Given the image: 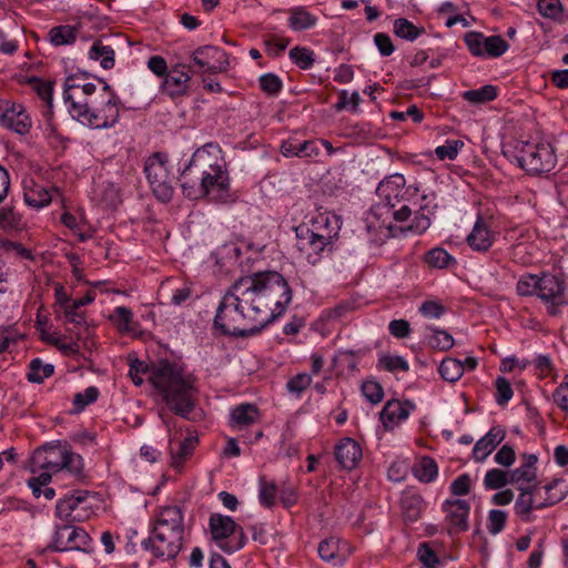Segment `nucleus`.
<instances>
[{
    "label": "nucleus",
    "mask_w": 568,
    "mask_h": 568,
    "mask_svg": "<svg viewBox=\"0 0 568 568\" xmlns=\"http://www.w3.org/2000/svg\"><path fill=\"white\" fill-rule=\"evenodd\" d=\"M260 85L261 89L267 94L275 95L282 89V81L277 75L273 73H266L260 78Z\"/></svg>",
    "instance_id": "nucleus-60"
},
{
    "label": "nucleus",
    "mask_w": 568,
    "mask_h": 568,
    "mask_svg": "<svg viewBox=\"0 0 568 568\" xmlns=\"http://www.w3.org/2000/svg\"><path fill=\"white\" fill-rule=\"evenodd\" d=\"M517 152L519 165L529 174L550 172L557 163L555 149L546 141L523 142Z\"/></svg>",
    "instance_id": "nucleus-4"
},
{
    "label": "nucleus",
    "mask_w": 568,
    "mask_h": 568,
    "mask_svg": "<svg viewBox=\"0 0 568 568\" xmlns=\"http://www.w3.org/2000/svg\"><path fill=\"white\" fill-rule=\"evenodd\" d=\"M426 263L436 268H446L450 264L456 263L454 256H452L446 250L442 247H435L429 250L425 255Z\"/></svg>",
    "instance_id": "nucleus-40"
},
{
    "label": "nucleus",
    "mask_w": 568,
    "mask_h": 568,
    "mask_svg": "<svg viewBox=\"0 0 568 568\" xmlns=\"http://www.w3.org/2000/svg\"><path fill=\"white\" fill-rule=\"evenodd\" d=\"M63 449L64 448L57 445H45L36 449L30 460L31 471L33 474H37L40 470H51L53 473L61 471Z\"/></svg>",
    "instance_id": "nucleus-16"
},
{
    "label": "nucleus",
    "mask_w": 568,
    "mask_h": 568,
    "mask_svg": "<svg viewBox=\"0 0 568 568\" xmlns=\"http://www.w3.org/2000/svg\"><path fill=\"white\" fill-rule=\"evenodd\" d=\"M89 58L94 61H100V65L104 70L112 69L115 63L114 50L111 45L104 44L101 39L93 42L89 50Z\"/></svg>",
    "instance_id": "nucleus-31"
},
{
    "label": "nucleus",
    "mask_w": 568,
    "mask_h": 568,
    "mask_svg": "<svg viewBox=\"0 0 568 568\" xmlns=\"http://www.w3.org/2000/svg\"><path fill=\"white\" fill-rule=\"evenodd\" d=\"M445 525L449 536H456L469 528L468 516L470 505L464 499H447L443 503Z\"/></svg>",
    "instance_id": "nucleus-12"
},
{
    "label": "nucleus",
    "mask_w": 568,
    "mask_h": 568,
    "mask_svg": "<svg viewBox=\"0 0 568 568\" xmlns=\"http://www.w3.org/2000/svg\"><path fill=\"white\" fill-rule=\"evenodd\" d=\"M497 97V88L491 84H486L476 90H468L463 93V98L474 104H481L493 101Z\"/></svg>",
    "instance_id": "nucleus-38"
},
{
    "label": "nucleus",
    "mask_w": 568,
    "mask_h": 568,
    "mask_svg": "<svg viewBox=\"0 0 568 568\" xmlns=\"http://www.w3.org/2000/svg\"><path fill=\"white\" fill-rule=\"evenodd\" d=\"M24 201L29 206L41 209L50 204L51 195L43 187H36L24 192Z\"/></svg>",
    "instance_id": "nucleus-49"
},
{
    "label": "nucleus",
    "mask_w": 568,
    "mask_h": 568,
    "mask_svg": "<svg viewBox=\"0 0 568 568\" xmlns=\"http://www.w3.org/2000/svg\"><path fill=\"white\" fill-rule=\"evenodd\" d=\"M415 407V404L410 400L390 399L386 402L381 412V420L386 428H393L407 419Z\"/></svg>",
    "instance_id": "nucleus-20"
},
{
    "label": "nucleus",
    "mask_w": 568,
    "mask_h": 568,
    "mask_svg": "<svg viewBox=\"0 0 568 568\" xmlns=\"http://www.w3.org/2000/svg\"><path fill=\"white\" fill-rule=\"evenodd\" d=\"M183 537L151 530L150 536L141 542V547L159 560H173L182 550Z\"/></svg>",
    "instance_id": "nucleus-8"
},
{
    "label": "nucleus",
    "mask_w": 568,
    "mask_h": 568,
    "mask_svg": "<svg viewBox=\"0 0 568 568\" xmlns=\"http://www.w3.org/2000/svg\"><path fill=\"white\" fill-rule=\"evenodd\" d=\"M394 33L398 38L413 42L425 33V29L423 27H416L405 18H398L394 22Z\"/></svg>",
    "instance_id": "nucleus-34"
},
{
    "label": "nucleus",
    "mask_w": 568,
    "mask_h": 568,
    "mask_svg": "<svg viewBox=\"0 0 568 568\" xmlns=\"http://www.w3.org/2000/svg\"><path fill=\"white\" fill-rule=\"evenodd\" d=\"M192 63L183 65L192 73H196L194 65H197L203 72L216 74L224 72L229 68V58L224 50L214 45H203L194 50L191 54Z\"/></svg>",
    "instance_id": "nucleus-9"
},
{
    "label": "nucleus",
    "mask_w": 568,
    "mask_h": 568,
    "mask_svg": "<svg viewBox=\"0 0 568 568\" xmlns=\"http://www.w3.org/2000/svg\"><path fill=\"white\" fill-rule=\"evenodd\" d=\"M428 329L432 332L428 337V345L432 348L445 352L454 346L455 341L448 332L435 327H428Z\"/></svg>",
    "instance_id": "nucleus-41"
},
{
    "label": "nucleus",
    "mask_w": 568,
    "mask_h": 568,
    "mask_svg": "<svg viewBox=\"0 0 568 568\" xmlns=\"http://www.w3.org/2000/svg\"><path fill=\"white\" fill-rule=\"evenodd\" d=\"M420 213H417L406 227L402 231H410L416 234L424 233L430 226V215L434 214L438 204L434 191L424 192L422 195Z\"/></svg>",
    "instance_id": "nucleus-19"
},
{
    "label": "nucleus",
    "mask_w": 568,
    "mask_h": 568,
    "mask_svg": "<svg viewBox=\"0 0 568 568\" xmlns=\"http://www.w3.org/2000/svg\"><path fill=\"white\" fill-rule=\"evenodd\" d=\"M506 432L500 426L493 427L485 436L475 443L473 457L476 462L483 463L504 440Z\"/></svg>",
    "instance_id": "nucleus-23"
},
{
    "label": "nucleus",
    "mask_w": 568,
    "mask_h": 568,
    "mask_svg": "<svg viewBox=\"0 0 568 568\" xmlns=\"http://www.w3.org/2000/svg\"><path fill=\"white\" fill-rule=\"evenodd\" d=\"M523 465L510 471V484H518L521 481L531 483L536 479L535 465L538 457L535 454H523Z\"/></svg>",
    "instance_id": "nucleus-29"
},
{
    "label": "nucleus",
    "mask_w": 568,
    "mask_h": 568,
    "mask_svg": "<svg viewBox=\"0 0 568 568\" xmlns=\"http://www.w3.org/2000/svg\"><path fill=\"white\" fill-rule=\"evenodd\" d=\"M317 550H318L320 557L324 561L333 562L334 565L342 562L337 539L327 538V539L322 540L318 545Z\"/></svg>",
    "instance_id": "nucleus-43"
},
{
    "label": "nucleus",
    "mask_w": 568,
    "mask_h": 568,
    "mask_svg": "<svg viewBox=\"0 0 568 568\" xmlns=\"http://www.w3.org/2000/svg\"><path fill=\"white\" fill-rule=\"evenodd\" d=\"M292 301V290L282 274L262 272L235 281L223 295L214 326L225 335L246 337L280 317Z\"/></svg>",
    "instance_id": "nucleus-1"
},
{
    "label": "nucleus",
    "mask_w": 568,
    "mask_h": 568,
    "mask_svg": "<svg viewBox=\"0 0 568 568\" xmlns=\"http://www.w3.org/2000/svg\"><path fill=\"white\" fill-rule=\"evenodd\" d=\"M225 164L217 144L207 143L197 149L180 174L181 187L199 183V179Z\"/></svg>",
    "instance_id": "nucleus-5"
},
{
    "label": "nucleus",
    "mask_w": 568,
    "mask_h": 568,
    "mask_svg": "<svg viewBox=\"0 0 568 568\" xmlns=\"http://www.w3.org/2000/svg\"><path fill=\"white\" fill-rule=\"evenodd\" d=\"M419 312L427 318H439L445 314L446 308L437 302L426 301L420 305Z\"/></svg>",
    "instance_id": "nucleus-62"
},
{
    "label": "nucleus",
    "mask_w": 568,
    "mask_h": 568,
    "mask_svg": "<svg viewBox=\"0 0 568 568\" xmlns=\"http://www.w3.org/2000/svg\"><path fill=\"white\" fill-rule=\"evenodd\" d=\"M291 60L303 70L310 69L314 64V53L304 47H294L290 51Z\"/></svg>",
    "instance_id": "nucleus-50"
},
{
    "label": "nucleus",
    "mask_w": 568,
    "mask_h": 568,
    "mask_svg": "<svg viewBox=\"0 0 568 568\" xmlns=\"http://www.w3.org/2000/svg\"><path fill=\"white\" fill-rule=\"evenodd\" d=\"M152 530L175 534L179 537H183V515L178 506H168L162 508L156 517L155 524Z\"/></svg>",
    "instance_id": "nucleus-18"
},
{
    "label": "nucleus",
    "mask_w": 568,
    "mask_h": 568,
    "mask_svg": "<svg viewBox=\"0 0 568 568\" xmlns=\"http://www.w3.org/2000/svg\"><path fill=\"white\" fill-rule=\"evenodd\" d=\"M29 83L32 85L33 90L38 93V95L45 101L47 103V111L44 115L48 120H50L52 115V92L53 88L51 82L40 80L36 77L29 79Z\"/></svg>",
    "instance_id": "nucleus-39"
},
{
    "label": "nucleus",
    "mask_w": 568,
    "mask_h": 568,
    "mask_svg": "<svg viewBox=\"0 0 568 568\" xmlns=\"http://www.w3.org/2000/svg\"><path fill=\"white\" fill-rule=\"evenodd\" d=\"M149 381L171 413L191 418L199 395L197 378L192 373L175 363L161 361L151 367Z\"/></svg>",
    "instance_id": "nucleus-2"
},
{
    "label": "nucleus",
    "mask_w": 568,
    "mask_h": 568,
    "mask_svg": "<svg viewBox=\"0 0 568 568\" xmlns=\"http://www.w3.org/2000/svg\"><path fill=\"white\" fill-rule=\"evenodd\" d=\"M196 439L193 437H186L179 444V449L176 452L171 449L172 457V466L176 469H180L185 462V459L193 453L195 448Z\"/></svg>",
    "instance_id": "nucleus-45"
},
{
    "label": "nucleus",
    "mask_w": 568,
    "mask_h": 568,
    "mask_svg": "<svg viewBox=\"0 0 568 568\" xmlns=\"http://www.w3.org/2000/svg\"><path fill=\"white\" fill-rule=\"evenodd\" d=\"M110 320L114 322V324L118 327V331L121 333H130L133 331V313L129 307H115L114 314L110 316Z\"/></svg>",
    "instance_id": "nucleus-47"
},
{
    "label": "nucleus",
    "mask_w": 568,
    "mask_h": 568,
    "mask_svg": "<svg viewBox=\"0 0 568 568\" xmlns=\"http://www.w3.org/2000/svg\"><path fill=\"white\" fill-rule=\"evenodd\" d=\"M67 470L73 476L80 478L83 476V459L80 455L63 449V457L61 459V471Z\"/></svg>",
    "instance_id": "nucleus-44"
},
{
    "label": "nucleus",
    "mask_w": 568,
    "mask_h": 568,
    "mask_svg": "<svg viewBox=\"0 0 568 568\" xmlns=\"http://www.w3.org/2000/svg\"><path fill=\"white\" fill-rule=\"evenodd\" d=\"M520 494L515 501V513L525 523H531L535 518L531 515L534 509H542L539 503L535 500V495L538 491V485L527 487H519Z\"/></svg>",
    "instance_id": "nucleus-24"
},
{
    "label": "nucleus",
    "mask_w": 568,
    "mask_h": 568,
    "mask_svg": "<svg viewBox=\"0 0 568 568\" xmlns=\"http://www.w3.org/2000/svg\"><path fill=\"white\" fill-rule=\"evenodd\" d=\"M537 9L542 17L555 19L561 11V3L560 0H538Z\"/></svg>",
    "instance_id": "nucleus-59"
},
{
    "label": "nucleus",
    "mask_w": 568,
    "mask_h": 568,
    "mask_svg": "<svg viewBox=\"0 0 568 568\" xmlns=\"http://www.w3.org/2000/svg\"><path fill=\"white\" fill-rule=\"evenodd\" d=\"M496 402L499 405H506L513 397V388L510 383L503 376L496 378Z\"/></svg>",
    "instance_id": "nucleus-58"
},
{
    "label": "nucleus",
    "mask_w": 568,
    "mask_h": 568,
    "mask_svg": "<svg viewBox=\"0 0 568 568\" xmlns=\"http://www.w3.org/2000/svg\"><path fill=\"white\" fill-rule=\"evenodd\" d=\"M483 39L484 34L481 32L469 31L465 33L464 41L473 55L484 57Z\"/></svg>",
    "instance_id": "nucleus-56"
},
{
    "label": "nucleus",
    "mask_w": 568,
    "mask_h": 568,
    "mask_svg": "<svg viewBox=\"0 0 568 568\" xmlns=\"http://www.w3.org/2000/svg\"><path fill=\"white\" fill-rule=\"evenodd\" d=\"M88 495L89 491L87 490H77L73 494L60 499L55 506L57 516L67 523L81 520L80 515L75 514V511L80 504L87 500Z\"/></svg>",
    "instance_id": "nucleus-25"
},
{
    "label": "nucleus",
    "mask_w": 568,
    "mask_h": 568,
    "mask_svg": "<svg viewBox=\"0 0 568 568\" xmlns=\"http://www.w3.org/2000/svg\"><path fill=\"white\" fill-rule=\"evenodd\" d=\"M537 296L546 304L547 313L556 316L560 307L567 304L565 298V283L552 274L544 273L539 277Z\"/></svg>",
    "instance_id": "nucleus-11"
},
{
    "label": "nucleus",
    "mask_w": 568,
    "mask_h": 568,
    "mask_svg": "<svg viewBox=\"0 0 568 568\" xmlns=\"http://www.w3.org/2000/svg\"><path fill=\"white\" fill-rule=\"evenodd\" d=\"M99 389L94 386H90L84 389V392L77 393L73 396V406L74 412L80 413L82 412L88 405L94 403L99 397Z\"/></svg>",
    "instance_id": "nucleus-51"
},
{
    "label": "nucleus",
    "mask_w": 568,
    "mask_h": 568,
    "mask_svg": "<svg viewBox=\"0 0 568 568\" xmlns=\"http://www.w3.org/2000/svg\"><path fill=\"white\" fill-rule=\"evenodd\" d=\"M79 30L69 24L53 27L49 33V40L54 47L69 45L75 42Z\"/></svg>",
    "instance_id": "nucleus-32"
},
{
    "label": "nucleus",
    "mask_w": 568,
    "mask_h": 568,
    "mask_svg": "<svg viewBox=\"0 0 568 568\" xmlns=\"http://www.w3.org/2000/svg\"><path fill=\"white\" fill-rule=\"evenodd\" d=\"M229 174L225 164L199 179V183L182 187L183 194L190 200H197L213 193L224 192L229 187Z\"/></svg>",
    "instance_id": "nucleus-10"
},
{
    "label": "nucleus",
    "mask_w": 568,
    "mask_h": 568,
    "mask_svg": "<svg viewBox=\"0 0 568 568\" xmlns=\"http://www.w3.org/2000/svg\"><path fill=\"white\" fill-rule=\"evenodd\" d=\"M466 241L470 248L477 252H486L491 247L494 243V235L480 216L474 224Z\"/></svg>",
    "instance_id": "nucleus-26"
},
{
    "label": "nucleus",
    "mask_w": 568,
    "mask_h": 568,
    "mask_svg": "<svg viewBox=\"0 0 568 568\" xmlns=\"http://www.w3.org/2000/svg\"><path fill=\"white\" fill-rule=\"evenodd\" d=\"M554 400L561 409L568 412V376H566L565 381L556 388Z\"/></svg>",
    "instance_id": "nucleus-64"
},
{
    "label": "nucleus",
    "mask_w": 568,
    "mask_h": 568,
    "mask_svg": "<svg viewBox=\"0 0 568 568\" xmlns=\"http://www.w3.org/2000/svg\"><path fill=\"white\" fill-rule=\"evenodd\" d=\"M190 80L191 75L189 74L187 71H184L179 68H173L164 77V80L161 84V90L170 98L185 95L189 91Z\"/></svg>",
    "instance_id": "nucleus-22"
},
{
    "label": "nucleus",
    "mask_w": 568,
    "mask_h": 568,
    "mask_svg": "<svg viewBox=\"0 0 568 568\" xmlns=\"http://www.w3.org/2000/svg\"><path fill=\"white\" fill-rule=\"evenodd\" d=\"M296 237L297 250L312 265H316L322 260L323 254L333 247L331 236L317 234L308 227H297Z\"/></svg>",
    "instance_id": "nucleus-7"
},
{
    "label": "nucleus",
    "mask_w": 568,
    "mask_h": 568,
    "mask_svg": "<svg viewBox=\"0 0 568 568\" xmlns=\"http://www.w3.org/2000/svg\"><path fill=\"white\" fill-rule=\"evenodd\" d=\"M54 372L52 364H44L40 358H34L29 364V372L27 379L31 383L40 384L45 378L50 377Z\"/></svg>",
    "instance_id": "nucleus-36"
},
{
    "label": "nucleus",
    "mask_w": 568,
    "mask_h": 568,
    "mask_svg": "<svg viewBox=\"0 0 568 568\" xmlns=\"http://www.w3.org/2000/svg\"><path fill=\"white\" fill-rule=\"evenodd\" d=\"M438 474L436 462L432 457H423L414 467V475L423 483L433 481Z\"/></svg>",
    "instance_id": "nucleus-35"
},
{
    "label": "nucleus",
    "mask_w": 568,
    "mask_h": 568,
    "mask_svg": "<svg viewBox=\"0 0 568 568\" xmlns=\"http://www.w3.org/2000/svg\"><path fill=\"white\" fill-rule=\"evenodd\" d=\"M400 505L405 519L414 523L420 517L424 500L420 495L406 491L400 499Z\"/></svg>",
    "instance_id": "nucleus-30"
},
{
    "label": "nucleus",
    "mask_w": 568,
    "mask_h": 568,
    "mask_svg": "<svg viewBox=\"0 0 568 568\" xmlns=\"http://www.w3.org/2000/svg\"><path fill=\"white\" fill-rule=\"evenodd\" d=\"M90 540L84 529L70 524L58 526L50 548L54 551L81 549Z\"/></svg>",
    "instance_id": "nucleus-13"
},
{
    "label": "nucleus",
    "mask_w": 568,
    "mask_h": 568,
    "mask_svg": "<svg viewBox=\"0 0 568 568\" xmlns=\"http://www.w3.org/2000/svg\"><path fill=\"white\" fill-rule=\"evenodd\" d=\"M118 99L114 93L108 98L102 106H98L94 102L92 109L83 124L94 129L112 128L119 121Z\"/></svg>",
    "instance_id": "nucleus-14"
},
{
    "label": "nucleus",
    "mask_w": 568,
    "mask_h": 568,
    "mask_svg": "<svg viewBox=\"0 0 568 568\" xmlns=\"http://www.w3.org/2000/svg\"><path fill=\"white\" fill-rule=\"evenodd\" d=\"M507 484H510V473L499 468L488 470L484 477V486L486 489H500Z\"/></svg>",
    "instance_id": "nucleus-46"
},
{
    "label": "nucleus",
    "mask_w": 568,
    "mask_h": 568,
    "mask_svg": "<svg viewBox=\"0 0 568 568\" xmlns=\"http://www.w3.org/2000/svg\"><path fill=\"white\" fill-rule=\"evenodd\" d=\"M464 146L462 140H447L444 145H439L435 149V154L439 160H454L459 150Z\"/></svg>",
    "instance_id": "nucleus-53"
},
{
    "label": "nucleus",
    "mask_w": 568,
    "mask_h": 568,
    "mask_svg": "<svg viewBox=\"0 0 568 568\" xmlns=\"http://www.w3.org/2000/svg\"><path fill=\"white\" fill-rule=\"evenodd\" d=\"M379 364L388 372H407L409 369L407 361L398 355H384L379 358Z\"/></svg>",
    "instance_id": "nucleus-57"
},
{
    "label": "nucleus",
    "mask_w": 568,
    "mask_h": 568,
    "mask_svg": "<svg viewBox=\"0 0 568 568\" xmlns=\"http://www.w3.org/2000/svg\"><path fill=\"white\" fill-rule=\"evenodd\" d=\"M564 485V480L561 478L554 479L550 484H547L544 488L546 490L547 497L544 501L539 503V507H548L555 505L562 500L566 496V489L559 488Z\"/></svg>",
    "instance_id": "nucleus-48"
},
{
    "label": "nucleus",
    "mask_w": 568,
    "mask_h": 568,
    "mask_svg": "<svg viewBox=\"0 0 568 568\" xmlns=\"http://www.w3.org/2000/svg\"><path fill=\"white\" fill-rule=\"evenodd\" d=\"M438 371L445 381L454 383L463 376L464 364L462 361L448 357L442 361Z\"/></svg>",
    "instance_id": "nucleus-37"
},
{
    "label": "nucleus",
    "mask_w": 568,
    "mask_h": 568,
    "mask_svg": "<svg viewBox=\"0 0 568 568\" xmlns=\"http://www.w3.org/2000/svg\"><path fill=\"white\" fill-rule=\"evenodd\" d=\"M317 18L306 9L298 7L291 10L288 27L294 31H303L313 28Z\"/></svg>",
    "instance_id": "nucleus-33"
},
{
    "label": "nucleus",
    "mask_w": 568,
    "mask_h": 568,
    "mask_svg": "<svg viewBox=\"0 0 568 568\" xmlns=\"http://www.w3.org/2000/svg\"><path fill=\"white\" fill-rule=\"evenodd\" d=\"M507 513L500 509H491L488 513L487 530L491 535L499 534L506 525Z\"/></svg>",
    "instance_id": "nucleus-54"
},
{
    "label": "nucleus",
    "mask_w": 568,
    "mask_h": 568,
    "mask_svg": "<svg viewBox=\"0 0 568 568\" xmlns=\"http://www.w3.org/2000/svg\"><path fill=\"white\" fill-rule=\"evenodd\" d=\"M260 413L253 404H241L232 409L230 425L243 429L258 420Z\"/></svg>",
    "instance_id": "nucleus-28"
},
{
    "label": "nucleus",
    "mask_w": 568,
    "mask_h": 568,
    "mask_svg": "<svg viewBox=\"0 0 568 568\" xmlns=\"http://www.w3.org/2000/svg\"><path fill=\"white\" fill-rule=\"evenodd\" d=\"M311 382L312 377L310 375L297 374L287 382L286 387L290 393L300 395L311 385Z\"/></svg>",
    "instance_id": "nucleus-61"
},
{
    "label": "nucleus",
    "mask_w": 568,
    "mask_h": 568,
    "mask_svg": "<svg viewBox=\"0 0 568 568\" xmlns=\"http://www.w3.org/2000/svg\"><path fill=\"white\" fill-rule=\"evenodd\" d=\"M335 458L344 469H354L362 458L359 444L351 437L342 438L335 446Z\"/></svg>",
    "instance_id": "nucleus-21"
},
{
    "label": "nucleus",
    "mask_w": 568,
    "mask_h": 568,
    "mask_svg": "<svg viewBox=\"0 0 568 568\" xmlns=\"http://www.w3.org/2000/svg\"><path fill=\"white\" fill-rule=\"evenodd\" d=\"M0 123L19 134H27L31 129V119L21 104L6 102L0 115Z\"/></svg>",
    "instance_id": "nucleus-17"
},
{
    "label": "nucleus",
    "mask_w": 568,
    "mask_h": 568,
    "mask_svg": "<svg viewBox=\"0 0 568 568\" xmlns=\"http://www.w3.org/2000/svg\"><path fill=\"white\" fill-rule=\"evenodd\" d=\"M362 393L364 397L372 404H378L384 396L383 387L375 381H366L362 385Z\"/></svg>",
    "instance_id": "nucleus-55"
},
{
    "label": "nucleus",
    "mask_w": 568,
    "mask_h": 568,
    "mask_svg": "<svg viewBox=\"0 0 568 568\" xmlns=\"http://www.w3.org/2000/svg\"><path fill=\"white\" fill-rule=\"evenodd\" d=\"M209 527L212 539L217 547L226 554L242 549L246 544V536L230 516L214 513L210 516Z\"/></svg>",
    "instance_id": "nucleus-6"
},
{
    "label": "nucleus",
    "mask_w": 568,
    "mask_h": 568,
    "mask_svg": "<svg viewBox=\"0 0 568 568\" xmlns=\"http://www.w3.org/2000/svg\"><path fill=\"white\" fill-rule=\"evenodd\" d=\"M539 277L535 274L523 275L517 283V292L521 296L537 295Z\"/></svg>",
    "instance_id": "nucleus-52"
},
{
    "label": "nucleus",
    "mask_w": 568,
    "mask_h": 568,
    "mask_svg": "<svg viewBox=\"0 0 568 568\" xmlns=\"http://www.w3.org/2000/svg\"><path fill=\"white\" fill-rule=\"evenodd\" d=\"M484 57L498 58L509 48V44L500 36H484Z\"/></svg>",
    "instance_id": "nucleus-42"
},
{
    "label": "nucleus",
    "mask_w": 568,
    "mask_h": 568,
    "mask_svg": "<svg viewBox=\"0 0 568 568\" xmlns=\"http://www.w3.org/2000/svg\"><path fill=\"white\" fill-rule=\"evenodd\" d=\"M374 43L383 57L390 55L395 50L393 41L387 33H383V32L376 33L374 36Z\"/></svg>",
    "instance_id": "nucleus-63"
},
{
    "label": "nucleus",
    "mask_w": 568,
    "mask_h": 568,
    "mask_svg": "<svg viewBox=\"0 0 568 568\" xmlns=\"http://www.w3.org/2000/svg\"><path fill=\"white\" fill-rule=\"evenodd\" d=\"M63 100L72 118L81 123H84L95 101L81 93L63 94Z\"/></svg>",
    "instance_id": "nucleus-27"
},
{
    "label": "nucleus",
    "mask_w": 568,
    "mask_h": 568,
    "mask_svg": "<svg viewBox=\"0 0 568 568\" xmlns=\"http://www.w3.org/2000/svg\"><path fill=\"white\" fill-rule=\"evenodd\" d=\"M144 172L155 197L168 203L174 194L175 175L168 155L154 153L149 156L144 164Z\"/></svg>",
    "instance_id": "nucleus-3"
},
{
    "label": "nucleus",
    "mask_w": 568,
    "mask_h": 568,
    "mask_svg": "<svg viewBox=\"0 0 568 568\" xmlns=\"http://www.w3.org/2000/svg\"><path fill=\"white\" fill-rule=\"evenodd\" d=\"M405 179L402 174H393L384 179L377 186L376 193L382 200L378 206L385 209H394L400 202V199H404L405 193H407L410 186L407 190L405 189Z\"/></svg>",
    "instance_id": "nucleus-15"
}]
</instances>
